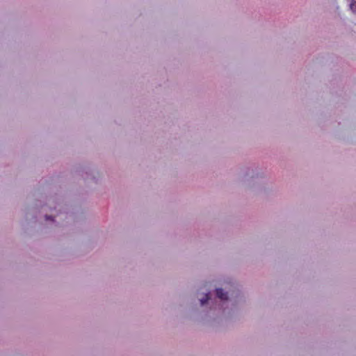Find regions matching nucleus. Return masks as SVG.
I'll list each match as a JSON object with an SVG mask.
<instances>
[{"instance_id": "f257e3e1", "label": "nucleus", "mask_w": 356, "mask_h": 356, "mask_svg": "<svg viewBox=\"0 0 356 356\" xmlns=\"http://www.w3.org/2000/svg\"><path fill=\"white\" fill-rule=\"evenodd\" d=\"M216 295L218 298H220L222 300H227V296L226 293L223 292V290L222 289H216Z\"/></svg>"}, {"instance_id": "7ed1b4c3", "label": "nucleus", "mask_w": 356, "mask_h": 356, "mask_svg": "<svg viewBox=\"0 0 356 356\" xmlns=\"http://www.w3.org/2000/svg\"><path fill=\"white\" fill-rule=\"evenodd\" d=\"M350 7L353 12L356 13V0H353Z\"/></svg>"}, {"instance_id": "f03ea898", "label": "nucleus", "mask_w": 356, "mask_h": 356, "mask_svg": "<svg viewBox=\"0 0 356 356\" xmlns=\"http://www.w3.org/2000/svg\"><path fill=\"white\" fill-rule=\"evenodd\" d=\"M209 300V293H207L205 294L204 296V298H202L200 300V302H201V305H204V304H206L207 302V301Z\"/></svg>"}]
</instances>
